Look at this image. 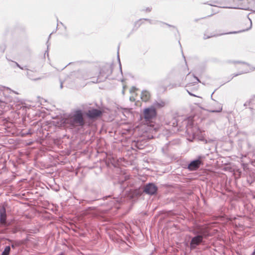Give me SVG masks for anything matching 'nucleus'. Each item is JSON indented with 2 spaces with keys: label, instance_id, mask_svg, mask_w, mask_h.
Masks as SVG:
<instances>
[{
  "label": "nucleus",
  "instance_id": "f257e3e1",
  "mask_svg": "<svg viewBox=\"0 0 255 255\" xmlns=\"http://www.w3.org/2000/svg\"><path fill=\"white\" fill-rule=\"evenodd\" d=\"M192 232L195 236L190 241V247L191 250L196 249L203 242L204 239H206L210 236L209 228L208 227H197Z\"/></svg>",
  "mask_w": 255,
  "mask_h": 255
},
{
  "label": "nucleus",
  "instance_id": "f03ea898",
  "mask_svg": "<svg viewBox=\"0 0 255 255\" xmlns=\"http://www.w3.org/2000/svg\"><path fill=\"white\" fill-rule=\"evenodd\" d=\"M63 123L71 128L78 127H83L85 125L83 114L81 110H77L69 114L63 120Z\"/></svg>",
  "mask_w": 255,
  "mask_h": 255
},
{
  "label": "nucleus",
  "instance_id": "7ed1b4c3",
  "mask_svg": "<svg viewBox=\"0 0 255 255\" xmlns=\"http://www.w3.org/2000/svg\"><path fill=\"white\" fill-rule=\"evenodd\" d=\"M156 115V111L153 107L145 109L144 111V117L147 121L155 117Z\"/></svg>",
  "mask_w": 255,
  "mask_h": 255
},
{
  "label": "nucleus",
  "instance_id": "20e7f679",
  "mask_svg": "<svg viewBox=\"0 0 255 255\" xmlns=\"http://www.w3.org/2000/svg\"><path fill=\"white\" fill-rule=\"evenodd\" d=\"M214 102L210 106L208 111L211 113H220L223 109L222 105L218 102L213 100Z\"/></svg>",
  "mask_w": 255,
  "mask_h": 255
},
{
  "label": "nucleus",
  "instance_id": "39448f33",
  "mask_svg": "<svg viewBox=\"0 0 255 255\" xmlns=\"http://www.w3.org/2000/svg\"><path fill=\"white\" fill-rule=\"evenodd\" d=\"M201 157H199L198 159L192 161L188 165V169L190 171L196 170L199 168L201 164V161L200 160Z\"/></svg>",
  "mask_w": 255,
  "mask_h": 255
},
{
  "label": "nucleus",
  "instance_id": "423d86ee",
  "mask_svg": "<svg viewBox=\"0 0 255 255\" xmlns=\"http://www.w3.org/2000/svg\"><path fill=\"white\" fill-rule=\"evenodd\" d=\"M157 190V188L154 184L149 183L145 185L143 191L148 194L153 195L156 192Z\"/></svg>",
  "mask_w": 255,
  "mask_h": 255
},
{
  "label": "nucleus",
  "instance_id": "0eeeda50",
  "mask_svg": "<svg viewBox=\"0 0 255 255\" xmlns=\"http://www.w3.org/2000/svg\"><path fill=\"white\" fill-rule=\"evenodd\" d=\"M102 114L101 110L92 109L88 111L87 116L90 119H94L100 117Z\"/></svg>",
  "mask_w": 255,
  "mask_h": 255
},
{
  "label": "nucleus",
  "instance_id": "6e6552de",
  "mask_svg": "<svg viewBox=\"0 0 255 255\" xmlns=\"http://www.w3.org/2000/svg\"><path fill=\"white\" fill-rule=\"evenodd\" d=\"M6 210L5 207L3 206L0 209V223L1 224H5L6 223Z\"/></svg>",
  "mask_w": 255,
  "mask_h": 255
},
{
  "label": "nucleus",
  "instance_id": "1a4fd4ad",
  "mask_svg": "<svg viewBox=\"0 0 255 255\" xmlns=\"http://www.w3.org/2000/svg\"><path fill=\"white\" fill-rule=\"evenodd\" d=\"M242 63H243V64H242V66L243 67V70L238 74H235L233 76V77H232V78L231 79H232L234 77H236L239 75H241V74H242L244 73H248L249 72V65L244 62Z\"/></svg>",
  "mask_w": 255,
  "mask_h": 255
},
{
  "label": "nucleus",
  "instance_id": "9d476101",
  "mask_svg": "<svg viewBox=\"0 0 255 255\" xmlns=\"http://www.w3.org/2000/svg\"><path fill=\"white\" fill-rule=\"evenodd\" d=\"M141 98L143 101L146 102L150 98V94L148 91H142L141 94Z\"/></svg>",
  "mask_w": 255,
  "mask_h": 255
},
{
  "label": "nucleus",
  "instance_id": "9b49d317",
  "mask_svg": "<svg viewBox=\"0 0 255 255\" xmlns=\"http://www.w3.org/2000/svg\"><path fill=\"white\" fill-rule=\"evenodd\" d=\"M154 105L157 108H161L165 105V103L164 101H160L155 102Z\"/></svg>",
  "mask_w": 255,
  "mask_h": 255
},
{
  "label": "nucleus",
  "instance_id": "f8f14e48",
  "mask_svg": "<svg viewBox=\"0 0 255 255\" xmlns=\"http://www.w3.org/2000/svg\"><path fill=\"white\" fill-rule=\"evenodd\" d=\"M10 251V248L9 246H6L2 252L1 255H9Z\"/></svg>",
  "mask_w": 255,
  "mask_h": 255
},
{
  "label": "nucleus",
  "instance_id": "ddd939ff",
  "mask_svg": "<svg viewBox=\"0 0 255 255\" xmlns=\"http://www.w3.org/2000/svg\"><path fill=\"white\" fill-rule=\"evenodd\" d=\"M32 71H28L27 72V75L28 76L29 78H30L31 80H36L38 79H40V78H35L32 76Z\"/></svg>",
  "mask_w": 255,
  "mask_h": 255
},
{
  "label": "nucleus",
  "instance_id": "4468645a",
  "mask_svg": "<svg viewBox=\"0 0 255 255\" xmlns=\"http://www.w3.org/2000/svg\"><path fill=\"white\" fill-rule=\"evenodd\" d=\"M193 80H192V82L191 83H188V85H190L191 84H196L200 82L199 79L194 75L193 76Z\"/></svg>",
  "mask_w": 255,
  "mask_h": 255
},
{
  "label": "nucleus",
  "instance_id": "2eb2a0df",
  "mask_svg": "<svg viewBox=\"0 0 255 255\" xmlns=\"http://www.w3.org/2000/svg\"><path fill=\"white\" fill-rule=\"evenodd\" d=\"M249 103H252V106H255V96L249 100Z\"/></svg>",
  "mask_w": 255,
  "mask_h": 255
},
{
  "label": "nucleus",
  "instance_id": "dca6fc26",
  "mask_svg": "<svg viewBox=\"0 0 255 255\" xmlns=\"http://www.w3.org/2000/svg\"><path fill=\"white\" fill-rule=\"evenodd\" d=\"M216 36V35H212V34H211L210 35L207 36L206 35V34H205L204 35V39H208V38H209L210 37H212Z\"/></svg>",
  "mask_w": 255,
  "mask_h": 255
},
{
  "label": "nucleus",
  "instance_id": "f3484780",
  "mask_svg": "<svg viewBox=\"0 0 255 255\" xmlns=\"http://www.w3.org/2000/svg\"><path fill=\"white\" fill-rule=\"evenodd\" d=\"M106 67L110 69V71H109V73L106 75V77L105 78H106L108 76L109 74L111 73V66L108 65L106 66Z\"/></svg>",
  "mask_w": 255,
  "mask_h": 255
},
{
  "label": "nucleus",
  "instance_id": "a211bd4d",
  "mask_svg": "<svg viewBox=\"0 0 255 255\" xmlns=\"http://www.w3.org/2000/svg\"><path fill=\"white\" fill-rule=\"evenodd\" d=\"M250 105H252V103H249V101H247L246 102L245 104H244V106H250Z\"/></svg>",
  "mask_w": 255,
  "mask_h": 255
},
{
  "label": "nucleus",
  "instance_id": "6ab92c4d",
  "mask_svg": "<svg viewBox=\"0 0 255 255\" xmlns=\"http://www.w3.org/2000/svg\"><path fill=\"white\" fill-rule=\"evenodd\" d=\"M14 63H15V65H16L18 68H19L20 69H22V70H23V69H24V68H23V67H21V66H20V65H19L17 63V62H14Z\"/></svg>",
  "mask_w": 255,
  "mask_h": 255
},
{
  "label": "nucleus",
  "instance_id": "aec40b11",
  "mask_svg": "<svg viewBox=\"0 0 255 255\" xmlns=\"http://www.w3.org/2000/svg\"><path fill=\"white\" fill-rule=\"evenodd\" d=\"M249 19L250 21V27L246 29V30H248L250 29L252 27V23L251 19L250 18H249Z\"/></svg>",
  "mask_w": 255,
  "mask_h": 255
},
{
  "label": "nucleus",
  "instance_id": "412c9836",
  "mask_svg": "<svg viewBox=\"0 0 255 255\" xmlns=\"http://www.w3.org/2000/svg\"><path fill=\"white\" fill-rule=\"evenodd\" d=\"M190 124H191H191H193V122H192V121H190V120H188V125H187L188 127H189V125H190Z\"/></svg>",
  "mask_w": 255,
  "mask_h": 255
},
{
  "label": "nucleus",
  "instance_id": "4be33fe9",
  "mask_svg": "<svg viewBox=\"0 0 255 255\" xmlns=\"http://www.w3.org/2000/svg\"><path fill=\"white\" fill-rule=\"evenodd\" d=\"M151 11V8L149 7H148L146 9V11L149 12Z\"/></svg>",
  "mask_w": 255,
  "mask_h": 255
},
{
  "label": "nucleus",
  "instance_id": "5701e85b",
  "mask_svg": "<svg viewBox=\"0 0 255 255\" xmlns=\"http://www.w3.org/2000/svg\"><path fill=\"white\" fill-rule=\"evenodd\" d=\"M187 91L188 92V93H189V95H191V96H196L195 95L191 93V92H189L188 90H187Z\"/></svg>",
  "mask_w": 255,
  "mask_h": 255
},
{
  "label": "nucleus",
  "instance_id": "b1692460",
  "mask_svg": "<svg viewBox=\"0 0 255 255\" xmlns=\"http://www.w3.org/2000/svg\"><path fill=\"white\" fill-rule=\"evenodd\" d=\"M60 88L61 89L63 88V82H60Z\"/></svg>",
  "mask_w": 255,
  "mask_h": 255
},
{
  "label": "nucleus",
  "instance_id": "393cba45",
  "mask_svg": "<svg viewBox=\"0 0 255 255\" xmlns=\"http://www.w3.org/2000/svg\"><path fill=\"white\" fill-rule=\"evenodd\" d=\"M237 33L236 32H229V33H227V34H232V33Z\"/></svg>",
  "mask_w": 255,
  "mask_h": 255
},
{
  "label": "nucleus",
  "instance_id": "a878e982",
  "mask_svg": "<svg viewBox=\"0 0 255 255\" xmlns=\"http://www.w3.org/2000/svg\"><path fill=\"white\" fill-rule=\"evenodd\" d=\"M11 246H12V248H14V246L13 245H12Z\"/></svg>",
  "mask_w": 255,
  "mask_h": 255
},
{
  "label": "nucleus",
  "instance_id": "bb28decb",
  "mask_svg": "<svg viewBox=\"0 0 255 255\" xmlns=\"http://www.w3.org/2000/svg\"><path fill=\"white\" fill-rule=\"evenodd\" d=\"M118 57L119 60H120V57H119V55L118 56Z\"/></svg>",
  "mask_w": 255,
  "mask_h": 255
},
{
  "label": "nucleus",
  "instance_id": "cd10ccee",
  "mask_svg": "<svg viewBox=\"0 0 255 255\" xmlns=\"http://www.w3.org/2000/svg\"><path fill=\"white\" fill-rule=\"evenodd\" d=\"M120 69H122V67H121V65H120Z\"/></svg>",
  "mask_w": 255,
  "mask_h": 255
}]
</instances>
